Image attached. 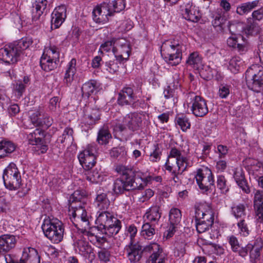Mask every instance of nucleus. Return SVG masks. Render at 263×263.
<instances>
[{
    "label": "nucleus",
    "instance_id": "f257e3e1",
    "mask_svg": "<svg viewBox=\"0 0 263 263\" xmlns=\"http://www.w3.org/2000/svg\"><path fill=\"white\" fill-rule=\"evenodd\" d=\"M116 171L120 175V177L117 178L114 183L113 191L116 195L122 194L126 191L143 189V184H139L136 181L139 179L143 181L140 173L133 167L119 165L116 166Z\"/></svg>",
    "mask_w": 263,
    "mask_h": 263
},
{
    "label": "nucleus",
    "instance_id": "f03ea898",
    "mask_svg": "<svg viewBox=\"0 0 263 263\" xmlns=\"http://www.w3.org/2000/svg\"><path fill=\"white\" fill-rule=\"evenodd\" d=\"M31 37L22 38L6 45L0 49L2 60L6 63L13 64L18 61L23 60L27 57L26 50L33 43Z\"/></svg>",
    "mask_w": 263,
    "mask_h": 263
},
{
    "label": "nucleus",
    "instance_id": "7ed1b4c3",
    "mask_svg": "<svg viewBox=\"0 0 263 263\" xmlns=\"http://www.w3.org/2000/svg\"><path fill=\"white\" fill-rule=\"evenodd\" d=\"M42 229L45 236L54 243H59L63 238L64 228L63 223L58 219H46Z\"/></svg>",
    "mask_w": 263,
    "mask_h": 263
},
{
    "label": "nucleus",
    "instance_id": "20e7f679",
    "mask_svg": "<svg viewBox=\"0 0 263 263\" xmlns=\"http://www.w3.org/2000/svg\"><path fill=\"white\" fill-rule=\"evenodd\" d=\"M248 87L255 92H260L263 89V67L252 65L245 73Z\"/></svg>",
    "mask_w": 263,
    "mask_h": 263
},
{
    "label": "nucleus",
    "instance_id": "39448f33",
    "mask_svg": "<svg viewBox=\"0 0 263 263\" xmlns=\"http://www.w3.org/2000/svg\"><path fill=\"white\" fill-rule=\"evenodd\" d=\"M4 185L10 190H17L21 183V177L16 164L10 163L4 170L3 176Z\"/></svg>",
    "mask_w": 263,
    "mask_h": 263
},
{
    "label": "nucleus",
    "instance_id": "423d86ee",
    "mask_svg": "<svg viewBox=\"0 0 263 263\" xmlns=\"http://www.w3.org/2000/svg\"><path fill=\"white\" fill-rule=\"evenodd\" d=\"M163 46H168L166 51L163 50L165 61L172 66L179 64L182 59V51L184 45L174 41L164 43Z\"/></svg>",
    "mask_w": 263,
    "mask_h": 263
},
{
    "label": "nucleus",
    "instance_id": "0eeeda50",
    "mask_svg": "<svg viewBox=\"0 0 263 263\" xmlns=\"http://www.w3.org/2000/svg\"><path fill=\"white\" fill-rule=\"evenodd\" d=\"M152 249L151 246L143 247L138 243H134L131 240L126 246L125 251L127 252V257L130 261L135 263L139 261L143 257L146 258L148 253L151 252Z\"/></svg>",
    "mask_w": 263,
    "mask_h": 263
},
{
    "label": "nucleus",
    "instance_id": "6e6552de",
    "mask_svg": "<svg viewBox=\"0 0 263 263\" xmlns=\"http://www.w3.org/2000/svg\"><path fill=\"white\" fill-rule=\"evenodd\" d=\"M41 257L37 250L29 247L24 249L21 258L18 260L11 254L5 256L6 263H40Z\"/></svg>",
    "mask_w": 263,
    "mask_h": 263
},
{
    "label": "nucleus",
    "instance_id": "1a4fd4ad",
    "mask_svg": "<svg viewBox=\"0 0 263 263\" xmlns=\"http://www.w3.org/2000/svg\"><path fill=\"white\" fill-rule=\"evenodd\" d=\"M195 178L201 190H205V192L212 191L211 185L214 184V179L212 172L210 169L207 167L198 169Z\"/></svg>",
    "mask_w": 263,
    "mask_h": 263
},
{
    "label": "nucleus",
    "instance_id": "9d476101",
    "mask_svg": "<svg viewBox=\"0 0 263 263\" xmlns=\"http://www.w3.org/2000/svg\"><path fill=\"white\" fill-rule=\"evenodd\" d=\"M187 99L193 101L192 111L196 117H203L208 112L206 103L201 97L191 92L187 94Z\"/></svg>",
    "mask_w": 263,
    "mask_h": 263
},
{
    "label": "nucleus",
    "instance_id": "9b49d317",
    "mask_svg": "<svg viewBox=\"0 0 263 263\" xmlns=\"http://www.w3.org/2000/svg\"><path fill=\"white\" fill-rule=\"evenodd\" d=\"M93 151L92 146H88L78 155L80 163L86 171H90L96 163V157Z\"/></svg>",
    "mask_w": 263,
    "mask_h": 263
},
{
    "label": "nucleus",
    "instance_id": "f8f14e48",
    "mask_svg": "<svg viewBox=\"0 0 263 263\" xmlns=\"http://www.w3.org/2000/svg\"><path fill=\"white\" fill-rule=\"evenodd\" d=\"M112 54H111L110 59L103 62V64H105L104 70H106L110 73H115L119 70V64L121 63L124 60H127L124 58L122 55H117L115 54V49L112 48Z\"/></svg>",
    "mask_w": 263,
    "mask_h": 263
},
{
    "label": "nucleus",
    "instance_id": "ddd939ff",
    "mask_svg": "<svg viewBox=\"0 0 263 263\" xmlns=\"http://www.w3.org/2000/svg\"><path fill=\"white\" fill-rule=\"evenodd\" d=\"M66 8L64 5L57 7L51 14V28H58L66 17Z\"/></svg>",
    "mask_w": 263,
    "mask_h": 263
},
{
    "label": "nucleus",
    "instance_id": "4468645a",
    "mask_svg": "<svg viewBox=\"0 0 263 263\" xmlns=\"http://www.w3.org/2000/svg\"><path fill=\"white\" fill-rule=\"evenodd\" d=\"M16 243L15 236L11 235H3L0 236V256H7L6 253L13 248ZM8 254H7L8 255Z\"/></svg>",
    "mask_w": 263,
    "mask_h": 263
},
{
    "label": "nucleus",
    "instance_id": "2eb2a0df",
    "mask_svg": "<svg viewBox=\"0 0 263 263\" xmlns=\"http://www.w3.org/2000/svg\"><path fill=\"white\" fill-rule=\"evenodd\" d=\"M254 206L256 220L263 222V191H257L254 195Z\"/></svg>",
    "mask_w": 263,
    "mask_h": 263
},
{
    "label": "nucleus",
    "instance_id": "dca6fc26",
    "mask_svg": "<svg viewBox=\"0 0 263 263\" xmlns=\"http://www.w3.org/2000/svg\"><path fill=\"white\" fill-rule=\"evenodd\" d=\"M99 86L98 83L95 80L85 83L81 87L82 98L87 100L91 95L96 94L99 91Z\"/></svg>",
    "mask_w": 263,
    "mask_h": 263
},
{
    "label": "nucleus",
    "instance_id": "f3484780",
    "mask_svg": "<svg viewBox=\"0 0 263 263\" xmlns=\"http://www.w3.org/2000/svg\"><path fill=\"white\" fill-rule=\"evenodd\" d=\"M103 8L107 10L108 13L105 15L108 20V16H112L114 12H120L124 10L125 7V0H114L111 3H103L102 5Z\"/></svg>",
    "mask_w": 263,
    "mask_h": 263
},
{
    "label": "nucleus",
    "instance_id": "a211bd4d",
    "mask_svg": "<svg viewBox=\"0 0 263 263\" xmlns=\"http://www.w3.org/2000/svg\"><path fill=\"white\" fill-rule=\"evenodd\" d=\"M233 178L238 186L246 193L250 192L247 181L245 175V172L241 167L236 168L234 172Z\"/></svg>",
    "mask_w": 263,
    "mask_h": 263
},
{
    "label": "nucleus",
    "instance_id": "6ab92c4d",
    "mask_svg": "<svg viewBox=\"0 0 263 263\" xmlns=\"http://www.w3.org/2000/svg\"><path fill=\"white\" fill-rule=\"evenodd\" d=\"M47 4L46 0H34L32 3L31 14L33 22L40 20L46 8Z\"/></svg>",
    "mask_w": 263,
    "mask_h": 263
},
{
    "label": "nucleus",
    "instance_id": "aec40b11",
    "mask_svg": "<svg viewBox=\"0 0 263 263\" xmlns=\"http://www.w3.org/2000/svg\"><path fill=\"white\" fill-rule=\"evenodd\" d=\"M115 218L111 213L108 212H101L97 217V221L100 223V226L98 227L99 230L103 229L106 230V227H110L113 224Z\"/></svg>",
    "mask_w": 263,
    "mask_h": 263
},
{
    "label": "nucleus",
    "instance_id": "412c9836",
    "mask_svg": "<svg viewBox=\"0 0 263 263\" xmlns=\"http://www.w3.org/2000/svg\"><path fill=\"white\" fill-rule=\"evenodd\" d=\"M229 242L231 245L232 251L238 253L239 255L245 257L247 256V250L251 249L250 246H246L245 247H240L238 240L234 235L229 237Z\"/></svg>",
    "mask_w": 263,
    "mask_h": 263
},
{
    "label": "nucleus",
    "instance_id": "4be33fe9",
    "mask_svg": "<svg viewBox=\"0 0 263 263\" xmlns=\"http://www.w3.org/2000/svg\"><path fill=\"white\" fill-rule=\"evenodd\" d=\"M59 62L58 57L57 59L54 60L48 57L47 55L43 54L40 59V66L44 71H49L57 67Z\"/></svg>",
    "mask_w": 263,
    "mask_h": 263
},
{
    "label": "nucleus",
    "instance_id": "5701e85b",
    "mask_svg": "<svg viewBox=\"0 0 263 263\" xmlns=\"http://www.w3.org/2000/svg\"><path fill=\"white\" fill-rule=\"evenodd\" d=\"M16 148V145L12 142L6 139L0 141V158L8 157Z\"/></svg>",
    "mask_w": 263,
    "mask_h": 263
},
{
    "label": "nucleus",
    "instance_id": "b1692460",
    "mask_svg": "<svg viewBox=\"0 0 263 263\" xmlns=\"http://www.w3.org/2000/svg\"><path fill=\"white\" fill-rule=\"evenodd\" d=\"M101 111L99 108H87L84 111V118L89 125L96 124L100 120Z\"/></svg>",
    "mask_w": 263,
    "mask_h": 263
},
{
    "label": "nucleus",
    "instance_id": "393cba45",
    "mask_svg": "<svg viewBox=\"0 0 263 263\" xmlns=\"http://www.w3.org/2000/svg\"><path fill=\"white\" fill-rule=\"evenodd\" d=\"M186 64L197 71L201 69L203 66L202 58L196 52L190 54L186 61Z\"/></svg>",
    "mask_w": 263,
    "mask_h": 263
},
{
    "label": "nucleus",
    "instance_id": "a878e982",
    "mask_svg": "<svg viewBox=\"0 0 263 263\" xmlns=\"http://www.w3.org/2000/svg\"><path fill=\"white\" fill-rule=\"evenodd\" d=\"M259 4V0H255L242 3L237 7L236 12L241 15L247 14L258 7Z\"/></svg>",
    "mask_w": 263,
    "mask_h": 263
},
{
    "label": "nucleus",
    "instance_id": "bb28decb",
    "mask_svg": "<svg viewBox=\"0 0 263 263\" xmlns=\"http://www.w3.org/2000/svg\"><path fill=\"white\" fill-rule=\"evenodd\" d=\"M243 32L246 35H256L259 33L260 28L258 24L255 21L249 18L247 21V24L246 27H241Z\"/></svg>",
    "mask_w": 263,
    "mask_h": 263
},
{
    "label": "nucleus",
    "instance_id": "cd10ccee",
    "mask_svg": "<svg viewBox=\"0 0 263 263\" xmlns=\"http://www.w3.org/2000/svg\"><path fill=\"white\" fill-rule=\"evenodd\" d=\"M118 104L121 106L124 105H129L134 109H137L140 106V105L144 103L143 101H132L128 99V97L122 94V93H118V97L117 98Z\"/></svg>",
    "mask_w": 263,
    "mask_h": 263
},
{
    "label": "nucleus",
    "instance_id": "c85d7f7f",
    "mask_svg": "<svg viewBox=\"0 0 263 263\" xmlns=\"http://www.w3.org/2000/svg\"><path fill=\"white\" fill-rule=\"evenodd\" d=\"M262 242L261 238H257L254 243V245L248 244L247 246H250L251 249L247 250V254L250 252V258L251 261L255 262V259H257L260 256V250L262 247Z\"/></svg>",
    "mask_w": 263,
    "mask_h": 263
},
{
    "label": "nucleus",
    "instance_id": "c756f323",
    "mask_svg": "<svg viewBox=\"0 0 263 263\" xmlns=\"http://www.w3.org/2000/svg\"><path fill=\"white\" fill-rule=\"evenodd\" d=\"M123 122L129 130L135 131L139 129V124L141 122V120L139 117H131L129 115H127L124 118Z\"/></svg>",
    "mask_w": 263,
    "mask_h": 263
},
{
    "label": "nucleus",
    "instance_id": "7c9ffc66",
    "mask_svg": "<svg viewBox=\"0 0 263 263\" xmlns=\"http://www.w3.org/2000/svg\"><path fill=\"white\" fill-rule=\"evenodd\" d=\"M145 216L150 222H156L157 223L161 216L159 206H152L145 213Z\"/></svg>",
    "mask_w": 263,
    "mask_h": 263
},
{
    "label": "nucleus",
    "instance_id": "2f4dec72",
    "mask_svg": "<svg viewBox=\"0 0 263 263\" xmlns=\"http://www.w3.org/2000/svg\"><path fill=\"white\" fill-rule=\"evenodd\" d=\"M86 197L85 193L79 190H77L70 196L69 200V204L79 202L82 204H85L86 203Z\"/></svg>",
    "mask_w": 263,
    "mask_h": 263
},
{
    "label": "nucleus",
    "instance_id": "473e14b6",
    "mask_svg": "<svg viewBox=\"0 0 263 263\" xmlns=\"http://www.w3.org/2000/svg\"><path fill=\"white\" fill-rule=\"evenodd\" d=\"M232 214L237 219L244 218L246 216V207L244 204L239 203L234 204L231 208Z\"/></svg>",
    "mask_w": 263,
    "mask_h": 263
},
{
    "label": "nucleus",
    "instance_id": "72a5a7b5",
    "mask_svg": "<svg viewBox=\"0 0 263 263\" xmlns=\"http://www.w3.org/2000/svg\"><path fill=\"white\" fill-rule=\"evenodd\" d=\"M111 157L123 161L125 159L127 152L124 147H114L110 152Z\"/></svg>",
    "mask_w": 263,
    "mask_h": 263
},
{
    "label": "nucleus",
    "instance_id": "f704fd0d",
    "mask_svg": "<svg viewBox=\"0 0 263 263\" xmlns=\"http://www.w3.org/2000/svg\"><path fill=\"white\" fill-rule=\"evenodd\" d=\"M175 122L183 132H186L187 129L190 128L191 124L189 118L183 114L177 116L175 118Z\"/></svg>",
    "mask_w": 263,
    "mask_h": 263
},
{
    "label": "nucleus",
    "instance_id": "c9c22d12",
    "mask_svg": "<svg viewBox=\"0 0 263 263\" xmlns=\"http://www.w3.org/2000/svg\"><path fill=\"white\" fill-rule=\"evenodd\" d=\"M86 179L92 183H98L103 180V176L97 170L92 171H87Z\"/></svg>",
    "mask_w": 263,
    "mask_h": 263
},
{
    "label": "nucleus",
    "instance_id": "e433bc0d",
    "mask_svg": "<svg viewBox=\"0 0 263 263\" xmlns=\"http://www.w3.org/2000/svg\"><path fill=\"white\" fill-rule=\"evenodd\" d=\"M111 138V135L106 129H101L98 134L97 141L100 144H106L108 140Z\"/></svg>",
    "mask_w": 263,
    "mask_h": 263
},
{
    "label": "nucleus",
    "instance_id": "4c0bfd02",
    "mask_svg": "<svg viewBox=\"0 0 263 263\" xmlns=\"http://www.w3.org/2000/svg\"><path fill=\"white\" fill-rule=\"evenodd\" d=\"M181 219V211L177 208H173L171 210L169 215L170 224H178Z\"/></svg>",
    "mask_w": 263,
    "mask_h": 263
},
{
    "label": "nucleus",
    "instance_id": "58836bf2",
    "mask_svg": "<svg viewBox=\"0 0 263 263\" xmlns=\"http://www.w3.org/2000/svg\"><path fill=\"white\" fill-rule=\"evenodd\" d=\"M183 17L185 20L192 22H197L200 18L199 14V11L196 13L193 10H189L187 8L185 9L184 12L182 13Z\"/></svg>",
    "mask_w": 263,
    "mask_h": 263
},
{
    "label": "nucleus",
    "instance_id": "ea45409f",
    "mask_svg": "<svg viewBox=\"0 0 263 263\" xmlns=\"http://www.w3.org/2000/svg\"><path fill=\"white\" fill-rule=\"evenodd\" d=\"M96 201L98 206H101L103 209H107L109 205L110 202L106 193H102L98 194L96 198Z\"/></svg>",
    "mask_w": 263,
    "mask_h": 263
},
{
    "label": "nucleus",
    "instance_id": "a19ab883",
    "mask_svg": "<svg viewBox=\"0 0 263 263\" xmlns=\"http://www.w3.org/2000/svg\"><path fill=\"white\" fill-rule=\"evenodd\" d=\"M242 62L239 57H233L229 62V69L233 73L239 71L240 65Z\"/></svg>",
    "mask_w": 263,
    "mask_h": 263
},
{
    "label": "nucleus",
    "instance_id": "79ce46f5",
    "mask_svg": "<svg viewBox=\"0 0 263 263\" xmlns=\"http://www.w3.org/2000/svg\"><path fill=\"white\" fill-rule=\"evenodd\" d=\"M155 225L151 224L148 222L145 223L142 227L141 234L143 236L150 237L155 234Z\"/></svg>",
    "mask_w": 263,
    "mask_h": 263
},
{
    "label": "nucleus",
    "instance_id": "37998d69",
    "mask_svg": "<svg viewBox=\"0 0 263 263\" xmlns=\"http://www.w3.org/2000/svg\"><path fill=\"white\" fill-rule=\"evenodd\" d=\"M239 38L241 39L242 43L240 41L237 44V46L235 49H237V51L241 54H245L249 49V44L247 40L245 39V37L239 35Z\"/></svg>",
    "mask_w": 263,
    "mask_h": 263
},
{
    "label": "nucleus",
    "instance_id": "c03bdc74",
    "mask_svg": "<svg viewBox=\"0 0 263 263\" xmlns=\"http://www.w3.org/2000/svg\"><path fill=\"white\" fill-rule=\"evenodd\" d=\"M226 182L227 181L224 176L219 175L217 176V188L220 191L221 193L225 194L229 190Z\"/></svg>",
    "mask_w": 263,
    "mask_h": 263
},
{
    "label": "nucleus",
    "instance_id": "a18cd8bd",
    "mask_svg": "<svg viewBox=\"0 0 263 263\" xmlns=\"http://www.w3.org/2000/svg\"><path fill=\"white\" fill-rule=\"evenodd\" d=\"M79 218H81V220L82 222H83L84 223V224H85L84 229L82 228L81 229V232L82 233H83V234H84L85 233H87V235H88V236H89V235H93L92 233H91V232L87 231L86 230V227H89V220H88V216H87V215L86 211H83V213L81 214V216L80 217H79ZM74 224L76 227H77L78 229H79L80 230V229H79L78 227V224H76L75 223H74Z\"/></svg>",
    "mask_w": 263,
    "mask_h": 263
},
{
    "label": "nucleus",
    "instance_id": "49530a36",
    "mask_svg": "<svg viewBox=\"0 0 263 263\" xmlns=\"http://www.w3.org/2000/svg\"><path fill=\"white\" fill-rule=\"evenodd\" d=\"M121 228V222L117 219H114L113 224L110 227H106L108 233L111 235H116L118 234Z\"/></svg>",
    "mask_w": 263,
    "mask_h": 263
},
{
    "label": "nucleus",
    "instance_id": "de8ad7c7",
    "mask_svg": "<svg viewBox=\"0 0 263 263\" xmlns=\"http://www.w3.org/2000/svg\"><path fill=\"white\" fill-rule=\"evenodd\" d=\"M26 88V86L23 84L22 80L17 81L15 84H14L13 89L16 93L17 97L18 98L23 96V94L25 91Z\"/></svg>",
    "mask_w": 263,
    "mask_h": 263
},
{
    "label": "nucleus",
    "instance_id": "09e8293b",
    "mask_svg": "<svg viewBox=\"0 0 263 263\" xmlns=\"http://www.w3.org/2000/svg\"><path fill=\"white\" fill-rule=\"evenodd\" d=\"M119 93L124 94L125 96L128 97V99L134 102V101H140L137 99V96L134 92L133 88L130 87H124Z\"/></svg>",
    "mask_w": 263,
    "mask_h": 263
},
{
    "label": "nucleus",
    "instance_id": "8fccbe9b",
    "mask_svg": "<svg viewBox=\"0 0 263 263\" xmlns=\"http://www.w3.org/2000/svg\"><path fill=\"white\" fill-rule=\"evenodd\" d=\"M30 118L31 123L34 126L39 127L40 122L43 120V115H41V111L36 110L31 115Z\"/></svg>",
    "mask_w": 263,
    "mask_h": 263
},
{
    "label": "nucleus",
    "instance_id": "3c124183",
    "mask_svg": "<svg viewBox=\"0 0 263 263\" xmlns=\"http://www.w3.org/2000/svg\"><path fill=\"white\" fill-rule=\"evenodd\" d=\"M230 86L225 84H220L219 86V90L218 92V96L221 98H226L230 94Z\"/></svg>",
    "mask_w": 263,
    "mask_h": 263
},
{
    "label": "nucleus",
    "instance_id": "603ef678",
    "mask_svg": "<svg viewBox=\"0 0 263 263\" xmlns=\"http://www.w3.org/2000/svg\"><path fill=\"white\" fill-rule=\"evenodd\" d=\"M237 227L239 230L240 233L243 236H246L249 234L250 231L249 230L248 224L244 218L241 219L237 223Z\"/></svg>",
    "mask_w": 263,
    "mask_h": 263
},
{
    "label": "nucleus",
    "instance_id": "864d4df0",
    "mask_svg": "<svg viewBox=\"0 0 263 263\" xmlns=\"http://www.w3.org/2000/svg\"><path fill=\"white\" fill-rule=\"evenodd\" d=\"M205 215L204 213H203L202 211H201L199 209H197L195 211V223H196V229L197 231L199 233H201L203 231V230H199V227L202 225V223L200 222V218H203V216Z\"/></svg>",
    "mask_w": 263,
    "mask_h": 263
},
{
    "label": "nucleus",
    "instance_id": "5fc2aeb1",
    "mask_svg": "<svg viewBox=\"0 0 263 263\" xmlns=\"http://www.w3.org/2000/svg\"><path fill=\"white\" fill-rule=\"evenodd\" d=\"M102 5H103V4H101L100 7H98L94 9V10H93V12H92L93 19L97 23H100L103 22V21H105V20H103L100 17H98V16H100L101 15L102 9L103 8V9H105V8H103L102 7Z\"/></svg>",
    "mask_w": 263,
    "mask_h": 263
},
{
    "label": "nucleus",
    "instance_id": "6e6d98bb",
    "mask_svg": "<svg viewBox=\"0 0 263 263\" xmlns=\"http://www.w3.org/2000/svg\"><path fill=\"white\" fill-rule=\"evenodd\" d=\"M78 248L81 252L85 254L88 251H90V249L92 248L88 242L82 240H80L78 242Z\"/></svg>",
    "mask_w": 263,
    "mask_h": 263
},
{
    "label": "nucleus",
    "instance_id": "4d7b16f0",
    "mask_svg": "<svg viewBox=\"0 0 263 263\" xmlns=\"http://www.w3.org/2000/svg\"><path fill=\"white\" fill-rule=\"evenodd\" d=\"M106 61L104 59L103 60L100 56H96L92 61L91 66L93 68H98L101 66L104 70L105 64H103V62H105Z\"/></svg>",
    "mask_w": 263,
    "mask_h": 263
},
{
    "label": "nucleus",
    "instance_id": "13d9d810",
    "mask_svg": "<svg viewBox=\"0 0 263 263\" xmlns=\"http://www.w3.org/2000/svg\"><path fill=\"white\" fill-rule=\"evenodd\" d=\"M53 120L49 116L47 115H43V120L40 122L39 127H42L43 128L47 129L52 124Z\"/></svg>",
    "mask_w": 263,
    "mask_h": 263
},
{
    "label": "nucleus",
    "instance_id": "bf43d9fd",
    "mask_svg": "<svg viewBox=\"0 0 263 263\" xmlns=\"http://www.w3.org/2000/svg\"><path fill=\"white\" fill-rule=\"evenodd\" d=\"M98 257L100 261L106 262L109 260L110 253L105 249H102L98 252Z\"/></svg>",
    "mask_w": 263,
    "mask_h": 263
},
{
    "label": "nucleus",
    "instance_id": "052dcab7",
    "mask_svg": "<svg viewBox=\"0 0 263 263\" xmlns=\"http://www.w3.org/2000/svg\"><path fill=\"white\" fill-rule=\"evenodd\" d=\"M8 113L11 117H14L20 112V107L17 104L10 105L8 108Z\"/></svg>",
    "mask_w": 263,
    "mask_h": 263
},
{
    "label": "nucleus",
    "instance_id": "680f3d73",
    "mask_svg": "<svg viewBox=\"0 0 263 263\" xmlns=\"http://www.w3.org/2000/svg\"><path fill=\"white\" fill-rule=\"evenodd\" d=\"M226 20L224 17L220 14H217L215 16V28L219 27L220 29L222 28V25L224 24Z\"/></svg>",
    "mask_w": 263,
    "mask_h": 263
},
{
    "label": "nucleus",
    "instance_id": "e2e57ef3",
    "mask_svg": "<svg viewBox=\"0 0 263 263\" xmlns=\"http://www.w3.org/2000/svg\"><path fill=\"white\" fill-rule=\"evenodd\" d=\"M252 18L251 19L256 21H260L263 18V9L260 8L257 10H255L252 13Z\"/></svg>",
    "mask_w": 263,
    "mask_h": 263
},
{
    "label": "nucleus",
    "instance_id": "0e129e2a",
    "mask_svg": "<svg viewBox=\"0 0 263 263\" xmlns=\"http://www.w3.org/2000/svg\"><path fill=\"white\" fill-rule=\"evenodd\" d=\"M85 204H82L81 203H79V206L74 205V204L71 203L69 204V206L72 209H75L77 213H78V218H79V217L81 216L82 213L83 211H86L85 209L84 205Z\"/></svg>",
    "mask_w": 263,
    "mask_h": 263
},
{
    "label": "nucleus",
    "instance_id": "69168bd1",
    "mask_svg": "<svg viewBox=\"0 0 263 263\" xmlns=\"http://www.w3.org/2000/svg\"><path fill=\"white\" fill-rule=\"evenodd\" d=\"M114 43L115 42L113 40L107 41L101 45L100 49L106 51H109L114 45Z\"/></svg>",
    "mask_w": 263,
    "mask_h": 263
},
{
    "label": "nucleus",
    "instance_id": "338daca9",
    "mask_svg": "<svg viewBox=\"0 0 263 263\" xmlns=\"http://www.w3.org/2000/svg\"><path fill=\"white\" fill-rule=\"evenodd\" d=\"M239 36L238 37H230L227 40V44L229 46L236 48L237 44L239 42Z\"/></svg>",
    "mask_w": 263,
    "mask_h": 263
},
{
    "label": "nucleus",
    "instance_id": "774afa93",
    "mask_svg": "<svg viewBox=\"0 0 263 263\" xmlns=\"http://www.w3.org/2000/svg\"><path fill=\"white\" fill-rule=\"evenodd\" d=\"M228 149L226 146L223 145H218L217 146V151L220 158H222L226 156L228 153Z\"/></svg>",
    "mask_w": 263,
    "mask_h": 263
}]
</instances>
